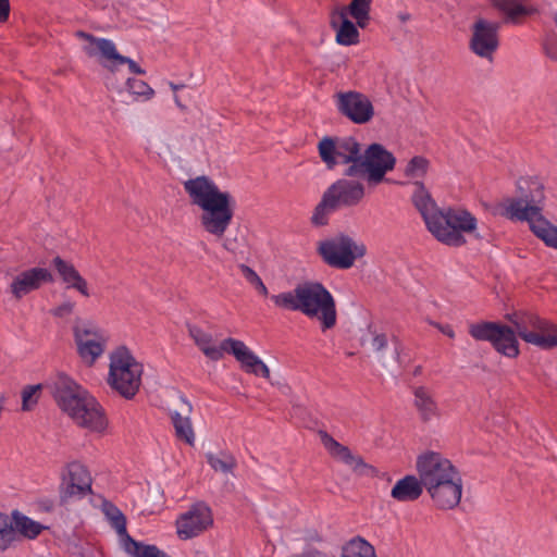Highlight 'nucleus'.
<instances>
[{"instance_id":"obj_1","label":"nucleus","mask_w":557,"mask_h":557,"mask_svg":"<svg viewBox=\"0 0 557 557\" xmlns=\"http://www.w3.org/2000/svg\"><path fill=\"white\" fill-rule=\"evenodd\" d=\"M411 201L428 231L442 244L459 247L466 244V235L478 237V221L469 211L458 208L441 210L421 182L413 183Z\"/></svg>"},{"instance_id":"obj_2","label":"nucleus","mask_w":557,"mask_h":557,"mask_svg":"<svg viewBox=\"0 0 557 557\" xmlns=\"http://www.w3.org/2000/svg\"><path fill=\"white\" fill-rule=\"evenodd\" d=\"M183 187L189 202L201 211L199 223L202 230L218 239L222 238L234 218L235 200L231 193L222 190L207 175L189 178Z\"/></svg>"},{"instance_id":"obj_3","label":"nucleus","mask_w":557,"mask_h":557,"mask_svg":"<svg viewBox=\"0 0 557 557\" xmlns=\"http://www.w3.org/2000/svg\"><path fill=\"white\" fill-rule=\"evenodd\" d=\"M271 301L280 310L300 312L319 323L326 332L337 324V308L334 296L320 282L306 281L293 289L272 295Z\"/></svg>"},{"instance_id":"obj_4","label":"nucleus","mask_w":557,"mask_h":557,"mask_svg":"<svg viewBox=\"0 0 557 557\" xmlns=\"http://www.w3.org/2000/svg\"><path fill=\"white\" fill-rule=\"evenodd\" d=\"M518 198H507L499 205L500 214L517 221H527L533 234L546 246L557 249V226L542 215L544 187L533 178L518 182Z\"/></svg>"},{"instance_id":"obj_5","label":"nucleus","mask_w":557,"mask_h":557,"mask_svg":"<svg viewBox=\"0 0 557 557\" xmlns=\"http://www.w3.org/2000/svg\"><path fill=\"white\" fill-rule=\"evenodd\" d=\"M58 407L78 426L103 432L108 421L94 396L65 373H59L49 384Z\"/></svg>"},{"instance_id":"obj_6","label":"nucleus","mask_w":557,"mask_h":557,"mask_svg":"<svg viewBox=\"0 0 557 557\" xmlns=\"http://www.w3.org/2000/svg\"><path fill=\"white\" fill-rule=\"evenodd\" d=\"M189 335L210 360L218 361L224 357V354H230L246 372L270 379L269 367L243 341L228 337L216 345L210 333L197 326L189 327Z\"/></svg>"},{"instance_id":"obj_7","label":"nucleus","mask_w":557,"mask_h":557,"mask_svg":"<svg viewBox=\"0 0 557 557\" xmlns=\"http://www.w3.org/2000/svg\"><path fill=\"white\" fill-rule=\"evenodd\" d=\"M396 159L381 144H371L363 151L355 165H349L345 175L363 177L370 186H376L384 181L386 173L395 168Z\"/></svg>"},{"instance_id":"obj_8","label":"nucleus","mask_w":557,"mask_h":557,"mask_svg":"<svg viewBox=\"0 0 557 557\" xmlns=\"http://www.w3.org/2000/svg\"><path fill=\"white\" fill-rule=\"evenodd\" d=\"M509 321L523 342L543 350L557 347V324L533 312H516Z\"/></svg>"},{"instance_id":"obj_9","label":"nucleus","mask_w":557,"mask_h":557,"mask_svg":"<svg viewBox=\"0 0 557 557\" xmlns=\"http://www.w3.org/2000/svg\"><path fill=\"white\" fill-rule=\"evenodd\" d=\"M317 250L327 265L341 270L350 269L357 259L367 253L364 244L345 234H337L319 242Z\"/></svg>"},{"instance_id":"obj_10","label":"nucleus","mask_w":557,"mask_h":557,"mask_svg":"<svg viewBox=\"0 0 557 557\" xmlns=\"http://www.w3.org/2000/svg\"><path fill=\"white\" fill-rule=\"evenodd\" d=\"M107 383L124 398H133L139 387L135 377L136 359L125 346H120L109 355Z\"/></svg>"},{"instance_id":"obj_11","label":"nucleus","mask_w":557,"mask_h":557,"mask_svg":"<svg viewBox=\"0 0 557 557\" xmlns=\"http://www.w3.org/2000/svg\"><path fill=\"white\" fill-rule=\"evenodd\" d=\"M77 36L86 41L84 46L86 54L95 58L108 71L115 73L126 65L128 73L139 74V65L133 59L122 55L112 40L84 32H77Z\"/></svg>"},{"instance_id":"obj_12","label":"nucleus","mask_w":557,"mask_h":557,"mask_svg":"<svg viewBox=\"0 0 557 557\" xmlns=\"http://www.w3.org/2000/svg\"><path fill=\"white\" fill-rule=\"evenodd\" d=\"M469 334L476 341L490 342L502 356L516 359L520 355L518 334L515 327L495 322H481L471 324Z\"/></svg>"},{"instance_id":"obj_13","label":"nucleus","mask_w":557,"mask_h":557,"mask_svg":"<svg viewBox=\"0 0 557 557\" xmlns=\"http://www.w3.org/2000/svg\"><path fill=\"white\" fill-rule=\"evenodd\" d=\"M161 406L169 411L176 437L194 446L196 436L190 420L191 404L181 392L171 388L165 389Z\"/></svg>"},{"instance_id":"obj_14","label":"nucleus","mask_w":557,"mask_h":557,"mask_svg":"<svg viewBox=\"0 0 557 557\" xmlns=\"http://www.w3.org/2000/svg\"><path fill=\"white\" fill-rule=\"evenodd\" d=\"M320 158L329 169L337 164L355 165L361 153V146L354 137H324L318 144Z\"/></svg>"},{"instance_id":"obj_15","label":"nucleus","mask_w":557,"mask_h":557,"mask_svg":"<svg viewBox=\"0 0 557 557\" xmlns=\"http://www.w3.org/2000/svg\"><path fill=\"white\" fill-rule=\"evenodd\" d=\"M416 469L425 490L459 473L453 462L436 451H425L418 456Z\"/></svg>"},{"instance_id":"obj_16","label":"nucleus","mask_w":557,"mask_h":557,"mask_svg":"<svg viewBox=\"0 0 557 557\" xmlns=\"http://www.w3.org/2000/svg\"><path fill=\"white\" fill-rule=\"evenodd\" d=\"M499 24L485 18H476L471 26L469 49L480 59L492 63L499 47Z\"/></svg>"},{"instance_id":"obj_17","label":"nucleus","mask_w":557,"mask_h":557,"mask_svg":"<svg viewBox=\"0 0 557 557\" xmlns=\"http://www.w3.org/2000/svg\"><path fill=\"white\" fill-rule=\"evenodd\" d=\"M337 111L350 122L363 125L374 116L371 99L357 90L338 91L334 95Z\"/></svg>"},{"instance_id":"obj_18","label":"nucleus","mask_w":557,"mask_h":557,"mask_svg":"<svg viewBox=\"0 0 557 557\" xmlns=\"http://www.w3.org/2000/svg\"><path fill=\"white\" fill-rule=\"evenodd\" d=\"M320 441L327 454L336 461L345 463L358 475L374 478L379 474L375 467L367 463L359 455H355L349 447L337 442L325 431H319Z\"/></svg>"},{"instance_id":"obj_19","label":"nucleus","mask_w":557,"mask_h":557,"mask_svg":"<svg viewBox=\"0 0 557 557\" xmlns=\"http://www.w3.org/2000/svg\"><path fill=\"white\" fill-rule=\"evenodd\" d=\"M75 343L81 358L92 364L104 351L107 337L92 323H81L74 327Z\"/></svg>"},{"instance_id":"obj_20","label":"nucleus","mask_w":557,"mask_h":557,"mask_svg":"<svg viewBox=\"0 0 557 557\" xmlns=\"http://www.w3.org/2000/svg\"><path fill=\"white\" fill-rule=\"evenodd\" d=\"M213 524V516L210 507L202 503L194 504L176 520L177 535L182 540L198 536Z\"/></svg>"},{"instance_id":"obj_21","label":"nucleus","mask_w":557,"mask_h":557,"mask_svg":"<svg viewBox=\"0 0 557 557\" xmlns=\"http://www.w3.org/2000/svg\"><path fill=\"white\" fill-rule=\"evenodd\" d=\"M463 483L460 472L426 490L434 506L442 510L454 509L461 500Z\"/></svg>"},{"instance_id":"obj_22","label":"nucleus","mask_w":557,"mask_h":557,"mask_svg":"<svg viewBox=\"0 0 557 557\" xmlns=\"http://www.w3.org/2000/svg\"><path fill=\"white\" fill-rule=\"evenodd\" d=\"M91 491V476L87 468L81 462L74 461L67 465L63 476L62 497L82 498Z\"/></svg>"},{"instance_id":"obj_23","label":"nucleus","mask_w":557,"mask_h":557,"mask_svg":"<svg viewBox=\"0 0 557 557\" xmlns=\"http://www.w3.org/2000/svg\"><path fill=\"white\" fill-rule=\"evenodd\" d=\"M53 277L45 268H32L16 274L10 284V293L15 299H21L27 294L38 289L42 284L52 282Z\"/></svg>"},{"instance_id":"obj_24","label":"nucleus","mask_w":557,"mask_h":557,"mask_svg":"<svg viewBox=\"0 0 557 557\" xmlns=\"http://www.w3.org/2000/svg\"><path fill=\"white\" fill-rule=\"evenodd\" d=\"M325 193L337 208L358 205L364 197V185L359 181L341 178L333 183Z\"/></svg>"},{"instance_id":"obj_25","label":"nucleus","mask_w":557,"mask_h":557,"mask_svg":"<svg viewBox=\"0 0 557 557\" xmlns=\"http://www.w3.org/2000/svg\"><path fill=\"white\" fill-rule=\"evenodd\" d=\"M330 25L335 32V40L341 46H354L360 41V33L357 25L345 12L335 8L330 13Z\"/></svg>"},{"instance_id":"obj_26","label":"nucleus","mask_w":557,"mask_h":557,"mask_svg":"<svg viewBox=\"0 0 557 557\" xmlns=\"http://www.w3.org/2000/svg\"><path fill=\"white\" fill-rule=\"evenodd\" d=\"M53 265L66 288L75 289L85 297L90 296L87 281L79 274L72 263L60 257H55L53 259Z\"/></svg>"},{"instance_id":"obj_27","label":"nucleus","mask_w":557,"mask_h":557,"mask_svg":"<svg viewBox=\"0 0 557 557\" xmlns=\"http://www.w3.org/2000/svg\"><path fill=\"white\" fill-rule=\"evenodd\" d=\"M423 488L419 476L406 475L393 486L391 496L398 502H412L421 496Z\"/></svg>"},{"instance_id":"obj_28","label":"nucleus","mask_w":557,"mask_h":557,"mask_svg":"<svg viewBox=\"0 0 557 557\" xmlns=\"http://www.w3.org/2000/svg\"><path fill=\"white\" fill-rule=\"evenodd\" d=\"M414 407L424 421L438 416V406L433 394L424 386L416 387L413 391Z\"/></svg>"},{"instance_id":"obj_29","label":"nucleus","mask_w":557,"mask_h":557,"mask_svg":"<svg viewBox=\"0 0 557 557\" xmlns=\"http://www.w3.org/2000/svg\"><path fill=\"white\" fill-rule=\"evenodd\" d=\"M371 2L372 0H351L348 5H341L335 9L354 18L360 28H366L370 22Z\"/></svg>"},{"instance_id":"obj_30","label":"nucleus","mask_w":557,"mask_h":557,"mask_svg":"<svg viewBox=\"0 0 557 557\" xmlns=\"http://www.w3.org/2000/svg\"><path fill=\"white\" fill-rule=\"evenodd\" d=\"M12 518L15 532H20L23 536L29 540L36 539L46 529V527L40 522L35 521L18 511H14Z\"/></svg>"},{"instance_id":"obj_31","label":"nucleus","mask_w":557,"mask_h":557,"mask_svg":"<svg viewBox=\"0 0 557 557\" xmlns=\"http://www.w3.org/2000/svg\"><path fill=\"white\" fill-rule=\"evenodd\" d=\"M497 9L503 11L509 20L516 22L521 16L530 15L535 10L522 4L521 0H490Z\"/></svg>"},{"instance_id":"obj_32","label":"nucleus","mask_w":557,"mask_h":557,"mask_svg":"<svg viewBox=\"0 0 557 557\" xmlns=\"http://www.w3.org/2000/svg\"><path fill=\"white\" fill-rule=\"evenodd\" d=\"M342 557H376V554L368 541L355 537L344 545Z\"/></svg>"},{"instance_id":"obj_33","label":"nucleus","mask_w":557,"mask_h":557,"mask_svg":"<svg viewBox=\"0 0 557 557\" xmlns=\"http://www.w3.org/2000/svg\"><path fill=\"white\" fill-rule=\"evenodd\" d=\"M338 208L334 205L327 194L324 191L321 201L317 205L311 216V223L314 226H324L329 222L330 214Z\"/></svg>"},{"instance_id":"obj_34","label":"nucleus","mask_w":557,"mask_h":557,"mask_svg":"<svg viewBox=\"0 0 557 557\" xmlns=\"http://www.w3.org/2000/svg\"><path fill=\"white\" fill-rule=\"evenodd\" d=\"M206 458L211 468L216 472L230 473L236 466L234 457L224 453L219 455L209 453L206 455Z\"/></svg>"},{"instance_id":"obj_35","label":"nucleus","mask_w":557,"mask_h":557,"mask_svg":"<svg viewBox=\"0 0 557 557\" xmlns=\"http://www.w3.org/2000/svg\"><path fill=\"white\" fill-rule=\"evenodd\" d=\"M428 169L429 161L423 157L416 156L409 160L404 170V173L407 177L416 180V182H420L419 180L425 176Z\"/></svg>"},{"instance_id":"obj_36","label":"nucleus","mask_w":557,"mask_h":557,"mask_svg":"<svg viewBox=\"0 0 557 557\" xmlns=\"http://www.w3.org/2000/svg\"><path fill=\"white\" fill-rule=\"evenodd\" d=\"M101 511L111 528L116 530L120 525H126V518L123 512L111 502L103 500L101 504Z\"/></svg>"},{"instance_id":"obj_37","label":"nucleus","mask_w":557,"mask_h":557,"mask_svg":"<svg viewBox=\"0 0 557 557\" xmlns=\"http://www.w3.org/2000/svg\"><path fill=\"white\" fill-rule=\"evenodd\" d=\"M238 269L242 273V275L245 277V280L256 289V292L263 296V297H268L269 296V289L268 287L264 285L262 278L258 275V273L251 269L250 267H248L247 264H239L238 265Z\"/></svg>"},{"instance_id":"obj_38","label":"nucleus","mask_w":557,"mask_h":557,"mask_svg":"<svg viewBox=\"0 0 557 557\" xmlns=\"http://www.w3.org/2000/svg\"><path fill=\"white\" fill-rule=\"evenodd\" d=\"M120 547L133 557H139V542L134 540L126 530V525H120L115 530Z\"/></svg>"},{"instance_id":"obj_39","label":"nucleus","mask_w":557,"mask_h":557,"mask_svg":"<svg viewBox=\"0 0 557 557\" xmlns=\"http://www.w3.org/2000/svg\"><path fill=\"white\" fill-rule=\"evenodd\" d=\"M41 384L27 385L22 391V410L30 411L35 408L39 400Z\"/></svg>"},{"instance_id":"obj_40","label":"nucleus","mask_w":557,"mask_h":557,"mask_svg":"<svg viewBox=\"0 0 557 557\" xmlns=\"http://www.w3.org/2000/svg\"><path fill=\"white\" fill-rule=\"evenodd\" d=\"M15 529L5 515L0 513V550H4L15 540Z\"/></svg>"},{"instance_id":"obj_41","label":"nucleus","mask_w":557,"mask_h":557,"mask_svg":"<svg viewBox=\"0 0 557 557\" xmlns=\"http://www.w3.org/2000/svg\"><path fill=\"white\" fill-rule=\"evenodd\" d=\"M136 79L127 78L125 87L120 90L122 101L125 103L136 102L138 92L135 89Z\"/></svg>"},{"instance_id":"obj_42","label":"nucleus","mask_w":557,"mask_h":557,"mask_svg":"<svg viewBox=\"0 0 557 557\" xmlns=\"http://www.w3.org/2000/svg\"><path fill=\"white\" fill-rule=\"evenodd\" d=\"M371 347L374 351H382L387 347V337L384 333L372 331Z\"/></svg>"},{"instance_id":"obj_43","label":"nucleus","mask_w":557,"mask_h":557,"mask_svg":"<svg viewBox=\"0 0 557 557\" xmlns=\"http://www.w3.org/2000/svg\"><path fill=\"white\" fill-rule=\"evenodd\" d=\"M141 557H171L154 545L141 544Z\"/></svg>"},{"instance_id":"obj_44","label":"nucleus","mask_w":557,"mask_h":557,"mask_svg":"<svg viewBox=\"0 0 557 557\" xmlns=\"http://www.w3.org/2000/svg\"><path fill=\"white\" fill-rule=\"evenodd\" d=\"M73 309H74V302L67 300V301L61 304L60 306L55 307L52 310V313L55 317L63 318V317L71 314L73 312Z\"/></svg>"},{"instance_id":"obj_45","label":"nucleus","mask_w":557,"mask_h":557,"mask_svg":"<svg viewBox=\"0 0 557 557\" xmlns=\"http://www.w3.org/2000/svg\"><path fill=\"white\" fill-rule=\"evenodd\" d=\"M10 15V1L9 0H0V23H4L8 21Z\"/></svg>"},{"instance_id":"obj_46","label":"nucleus","mask_w":557,"mask_h":557,"mask_svg":"<svg viewBox=\"0 0 557 557\" xmlns=\"http://www.w3.org/2000/svg\"><path fill=\"white\" fill-rule=\"evenodd\" d=\"M154 96V90L146 83L141 82V100H150Z\"/></svg>"},{"instance_id":"obj_47","label":"nucleus","mask_w":557,"mask_h":557,"mask_svg":"<svg viewBox=\"0 0 557 557\" xmlns=\"http://www.w3.org/2000/svg\"><path fill=\"white\" fill-rule=\"evenodd\" d=\"M433 325L435 327H437L444 335L448 336L449 338L455 337V331L449 324L443 325V324H438V323H433Z\"/></svg>"},{"instance_id":"obj_48","label":"nucleus","mask_w":557,"mask_h":557,"mask_svg":"<svg viewBox=\"0 0 557 557\" xmlns=\"http://www.w3.org/2000/svg\"><path fill=\"white\" fill-rule=\"evenodd\" d=\"M174 101H175L176 106H177L180 109H182V110H185V109H186V107L182 103V101H181V99H180V97H178L177 95H175V96H174Z\"/></svg>"},{"instance_id":"obj_49","label":"nucleus","mask_w":557,"mask_h":557,"mask_svg":"<svg viewBox=\"0 0 557 557\" xmlns=\"http://www.w3.org/2000/svg\"><path fill=\"white\" fill-rule=\"evenodd\" d=\"M171 89L176 92L178 89L183 88V85H176L174 83H170Z\"/></svg>"}]
</instances>
